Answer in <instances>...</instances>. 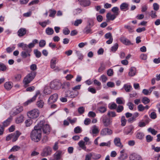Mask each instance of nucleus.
Listing matches in <instances>:
<instances>
[{
    "label": "nucleus",
    "mask_w": 160,
    "mask_h": 160,
    "mask_svg": "<svg viewBox=\"0 0 160 160\" xmlns=\"http://www.w3.org/2000/svg\"><path fill=\"white\" fill-rule=\"evenodd\" d=\"M44 122L41 121L34 127V130L31 132L30 137L32 140L38 142L40 141L41 138V128L43 126Z\"/></svg>",
    "instance_id": "nucleus-1"
},
{
    "label": "nucleus",
    "mask_w": 160,
    "mask_h": 160,
    "mask_svg": "<svg viewBox=\"0 0 160 160\" xmlns=\"http://www.w3.org/2000/svg\"><path fill=\"white\" fill-rule=\"evenodd\" d=\"M36 72L34 71H32L25 77L23 81V83L24 86L27 87L28 86V84L32 81L35 77L36 75Z\"/></svg>",
    "instance_id": "nucleus-2"
},
{
    "label": "nucleus",
    "mask_w": 160,
    "mask_h": 160,
    "mask_svg": "<svg viewBox=\"0 0 160 160\" xmlns=\"http://www.w3.org/2000/svg\"><path fill=\"white\" fill-rule=\"evenodd\" d=\"M39 111L37 109H33L27 113V116L30 118H37L39 116Z\"/></svg>",
    "instance_id": "nucleus-3"
},
{
    "label": "nucleus",
    "mask_w": 160,
    "mask_h": 160,
    "mask_svg": "<svg viewBox=\"0 0 160 160\" xmlns=\"http://www.w3.org/2000/svg\"><path fill=\"white\" fill-rule=\"evenodd\" d=\"M21 133L18 131H17L15 132L11 133L6 138L7 141H9L12 139V142L16 141L20 135Z\"/></svg>",
    "instance_id": "nucleus-4"
},
{
    "label": "nucleus",
    "mask_w": 160,
    "mask_h": 160,
    "mask_svg": "<svg viewBox=\"0 0 160 160\" xmlns=\"http://www.w3.org/2000/svg\"><path fill=\"white\" fill-rule=\"evenodd\" d=\"M61 85L62 84L60 82L55 80L51 82L50 87L51 89L57 90L61 88Z\"/></svg>",
    "instance_id": "nucleus-5"
},
{
    "label": "nucleus",
    "mask_w": 160,
    "mask_h": 160,
    "mask_svg": "<svg viewBox=\"0 0 160 160\" xmlns=\"http://www.w3.org/2000/svg\"><path fill=\"white\" fill-rule=\"evenodd\" d=\"M101 119L102 120V123L105 127H108L112 123V121L110 120V118H108L106 115L102 116Z\"/></svg>",
    "instance_id": "nucleus-6"
},
{
    "label": "nucleus",
    "mask_w": 160,
    "mask_h": 160,
    "mask_svg": "<svg viewBox=\"0 0 160 160\" xmlns=\"http://www.w3.org/2000/svg\"><path fill=\"white\" fill-rule=\"evenodd\" d=\"M52 149L49 146L45 148L42 152L41 153V155L42 157H46L50 155L52 152Z\"/></svg>",
    "instance_id": "nucleus-7"
},
{
    "label": "nucleus",
    "mask_w": 160,
    "mask_h": 160,
    "mask_svg": "<svg viewBox=\"0 0 160 160\" xmlns=\"http://www.w3.org/2000/svg\"><path fill=\"white\" fill-rule=\"evenodd\" d=\"M44 124L43 126H42V128H41V129H42V131L43 133L47 134H49L51 131V128L50 126L48 124H46L44 125Z\"/></svg>",
    "instance_id": "nucleus-8"
},
{
    "label": "nucleus",
    "mask_w": 160,
    "mask_h": 160,
    "mask_svg": "<svg viewBox=\"0 0 160 160\" xmlns=\"http://www.w3.org/2000/svg\"><path fill=\"white\" fill-rule=\"evenodd\" d=\"M130 160H142V157L136 153H133L129 156Z\"/></svg>",
    "instance_id": "nucleus-9"
},
{
    "label": "nucleus",
    "mask_w": 160,
    "mask_h": 160,
    "mask_svg": "<svg viewBox=\"0 0 160 160\" xmlns=\"http://www.w3.org/2000/svg\"><path fill=\"white\" fill-rule=\"evenodd\" d=\"M112 133V131L108 128H104L102 129L100 132V134L102 136L110 135Z\"/></svg>",
    "instance_id": "nucleus-10"
},
{
    "label": "nucleus",
    "mask_w": 160,
    "mask_h": 160,
    "mask_svg": "<svg viewBox=\"0 0 160 160\" xmlns=\"http://www.w3.org/2000/svg\"><path fill=\"white\" fill-rule=\"evenodd\" d=\"M58 98V95L57 93H55L52 95L48 99V103L51 104L54 103L57 100Z\"/></svg>",
    "instance_id": "nucleus-11"
},
{
    "label": "nucleus",
    "mask_w": 160,
    "mask_h": 160,
    "mask_svg": "<svg viewBox=\"0 0 160 160\" xmlns=\"http://www.w3.org/2000/svg\"><path fill=\"white\" fill-rule=\"evenodd\" d=\"M61 151H57L53 155V157L51 158L49 160H58L61 158Z\"/></svg>",
    "instance_id": "nucleus-12"
},
{
    "label": "nucleus",
    "mask_w": 160,
    "mask_h": 160,
    "mask_svg": "<svg viewBox=\"0 0 160 160\" xmlns=\"http://www.w3.org/2000/svg\"><path fill=\"white\" fill-rule=\"evenodd\" d=\"M120 40L121 42L124 44L126 45H129L132 44L131 41L124 36H121Z\"/></svg>",
    "instance_id": "nucleus-13"
},
{
    "label": "nucleus",
    "mask_w": 160,
    "mask_h": 160,
    "mask_svg": "<svg viewBox=\"0 0 160 160\" xmlns=\"http://www.w3.org/2000/svg\"><path fill=\"white\" fill-rule=\"evenodd\" d=\"M19 47L22 48V49L24 51H31V49L29 48L28 45L23 43H21L18 44Z\"/></svg>",
    "instance_id": "nucleus-14"
},
{
    "label": "nucleus",
    "mask_w": 160,
    "mask_h": 160,
    "mask_svg": "<svg viewBox=\"0 0 160 160\" xmlns=\"http://www.w3.org/2000/svg\"><path fill=\"white\" fill-rule=\"evenodd\" d=\"M40 94V92L39 91H37L36 92V94L32 98L28 100L24 103L25 105H27L30 103L35 101L36 100L38 95L39 94Z\"/></svg>",
    "instance_id": "nucleus-15"
},
{
    "label": "nucleus",
    "mask_w": 160,
    "mask_h": 160,
    "mask_svg": "<svg viewBox=\"0 0 160 160\" xmlns=\"http://www.w3.org/2000/svg\"><path fill=\"white\" fill-rule=\"evenodd\" d=\"M114 142L115 145L117 147L120 148H122L123 147L120 138L118 137L115 138L114 140Z\"/></svg>",
    "instance_id": "nucleus-16"
},
{
    "label": "nucleus",
    "mask_w": 160,
    "mask_h": 160,
    "mask_svg": "<svg viewBox=\"0 0 160 160\" xmlns=\"http://www.w3.org/2000/svg\"><path fill=\"white\" fill-rule=\"evenodd\" d=\"M26 31L27 30L26 28H21L17 32L18 35L20 37H22L26 34Z\"/></svg>",
    "instance_id": "nucleus-17"
},
{
    "label": "nucleus",
    "mask_w": 160,
    "mask_h": 160,
    "mask_svg": "<svg viewBox=\"0 0 160 160\" xmlns=\"http://www.w3.org/2000/svg\"><path fill=\"white\" fill-rule=\"evenodd\" d=\"M136 72V70L135 68L132 67L130 68L128 72V75L131 77H133L135 75Z\"/></svg>",
    "instance_id": "nucleus-18"
},
{
    "label": "nucleus",
    "mask_w": 160,
    "mask_h": 160,
    "mask_svg": "<svg viewBox=\"0 0 160 160\" xmlns=\"http://www.w3.org/2000/svg\"><path fill=\"white\" fill-rule=\"evenodd\" d=\"M128 4L126 3H122L120 6V9L122 11H125L128 9Z\"/></svg>",
    "instance_id": "nucleus-19"
},
{
    "label": "nucleus",
    "mask_w": 160,
    "mask_h": 160,
    "mask_svg": "<svg viewBox=\"0 0 160 160\" xmlns=\"http://www.w3.org/2000/svg\"><path fill=\"white\" fill-rule=\"evenodd\" d=\"M91 131L90 132V133L91 134H96L98 133L99 132V128L96 125H94L92 128Z\"/></svg>",
    "instance_id": "nucleus-20"
},
{
    "label": "nucleus",
    "mask_w": 160,
    "mask_h": 160,
    "mask_svg": "<svg viewBox=\"0 0 160 160\" xmlns=\"http://www.w3.org/2000/svg\"><path fill=\"white\" fill-rule=\"evenodd\" d=\"M92 156V158L95 160H97L100 158L101 157L100 154H98L93 152L90 153Z\"/></svg>",
    "instance_id": "nucleus-21"
},
{
    "label": "nucleus",
    "mask_w": 160,
    "mask_h": 160,
    "mask_svg": "<svg viewBox=\"0 0 160 160\" xmlns=\"http://www.w3.org/2000/svg\"><path fill=\"white\" fill-rule=\"evenodd\" d=\"M117 16L115 14H111L110 13H108L106 15L107 19L109 20H113Z\"/></svg>",
    "instance_id": "nucleus-22"
},
{
    "label": "nucleus",
    "mask_w": 160,
    "mask_h": 160,
    "mask_svg": "<svg viewBox=\"0 0 160 160\" xmlns=\"http://www.w3.org/2000/svg\"><path fill=\"white\" fill-rule=\"evenodd\" d=\"M23 110V107H18L16 108L13 110V114L16 115L22 111Z\"/></svg>",
    "instance_id": "nucleus-23"
},
{
    "label": "nucleus",
    "mask_w": 160,
    "mask_h": 160,
    "mask_svg": "<svg viewBox=\"0 0 160 160\" xmlns=\"http://www.w3.org/2000/svg\"><path fill=\"white\" fill-rule=\"evenodd\" d=\"M4 86L6 89L9 90L12 87V83L11 82H7L4 84Z\"/></svg>",
    "instance_id": "nucleus-24"
},
{
    "label": "nucleus",
    "mask_w": 160,
    "mask_h": 160,
    "mask_svg": "<svg viewBox=\"0 0 160 160\" xmlns=\"http://www.w3.org/2000/svg\"><path fill=\"white\" fill-rule=\"evenodd\" d=\"M70 84L68 82H65L62 84V89H68L70 87Z\"/></svg>",
    "instance_id": "nucleus-25"
},
{
    "label": "nucleus",
    "mask_w": 160,
    "mask_h": 160,
    "mask_svg": "<svg viewBox=\"0 0 160 160\" xmlns=\"http://www.w3.org/2000/svg\"><path fill=\"white\" fill-rule=\"evenodd\" d=\"M78 144L80 148H82V149L86 150V146L85 142L82 140L80 141L78 143Z\"/></svg>",
    "instance_id": "nucleus-26"
},
{
    "label": "nucleus",
    "mask_w": 160,
    "mask_h": 160,
    "mask_svg": "<svg viewBox=\"0 0 160 160\" xmlns=\"http://www.w3.org/2000/svg\"><path fill=\"white\" fill-rule=\"evenodd\" d=\"M44 104V102L42 100H39L37 102L36 105L39 108H42Z\"/></svg>",
    "instance_id": "nucleus-27"
},
{
    "label": "nucleus",
    "mask_w": 160,
    "mask_h": 160,
    "mask_svg": "<svg viewBox=\"0 0 160 160\" xmlns=\"http://www.w3.org/2000/svg\"><path fill=\"white\" fill-rule=\"evenodd\" d=\"M45 32L48 35H50L53 33L54 31L52 28L48 27L46 29Z\"/></svg>",
    "instance_id": "nucleus-28"
},
{
    "label": "nucleus",
    "mask_w": 160,
    "mask_h": 160,
    "mask_svg": "<svg viewBox=\"0 0 160 160\" xmlns=\"http://www.w3.org/2000/svg\"><path fill=\"white\" fill-rule=\"evenodd\" d=\"M92 27L87 25L84 28V31L85 33L86 34L92 33V32L91 28Z\"/></svg>",
    "instance_id": "nucleus-29"
},
{
    "label": "nucleus",
    "mask_w": 160,
    "mask_h": 160,
    "mask_svg": "<svg viewBox=\"0 0 160 160\" xmlns=\"http://www.w3.org/2000/svg\"><path fill=\"white\" fill-rule=\"evenodd\" d=\"M31 51H22L21 52V56L23 58H26L28 56H30V52Z\"/></svg>",
    "instance_id": "nucleus-30"
},
{
    "label": "nucleus",
    "mask_w": 160,
    "mask_h": 160,
    "mask_svg": "<svg viewBox=\"0 0 160 160\" xmlns=\"http://www.w3.org/2000/svg\"><path fill=\"white\" fill-rule=\"evenodd\" d=\"M98 110L101 113H104L107 111V108L104 106L98 107L97 108Z\"/></svg>",
    "instance_id": "nucleus-31"
},
{
    "label": "nucleus",
    "mask_w": 160,
    "mask_h": 160,
    "mask_svg": "<svg viewBox=\"0 0 160 160\" xmlns=\"http://www.w3.org/2000/svg\"><path fill=\"white\" fill-rule=\"evenodd\" d=\"M123 88L125 91L127 92H129L131 91V89L132 88L131 85L128 84H125L123 86Z\"/></svg>",
    "instance_id": "nucleus-32"
},
{
    "label": "nucleus",
    "mask_w": 160,
    "mask_h": 160,
    "mask_svg": "<svg viewBox=\"0 0 160 160\" xmlns=\"http://www.w3.org/2000/svg\"><path fill=\"white\" fill-rule=\"evenodd\" d=\"M144 136V133L141 132H137L136 137V138L139 139H142Z\"/></svg>",
    "instance_id": "nucleus-33"
},
{
    "label": "nucleus",
    "mask_w": 160,
    "mask_h": 160,
    "mask_svg": "<svg viewBox=\"0 0 160 160\" xmlns=\"http://www.w3.org/2000/svg\"><path fill=\"white\" fill-rule=\"evenodd\" d=\"M94 25V22L92 18H88V19L87 25L88 26L92 27Z\"/></svg>",
    "instance_id": "nucleus-34"
},
{
    "label": "nucleus",
    "mask_w": 160,
    "mask_h": 160,
    "mask_svg": "<svg viewBox=\"0 0 160 160\" xmlns=\"http://www.w3.org/2000/svg\"><path fill=\"white\" fill-rule=\"evenodd\" d=\"M107 115L109 118H113L116 116V114L114 112L109 111L108 112Z\"/></svg>",
    "instance_id": "nucleus-35"
},
{
    "label": "nucleus",
    "mask_w": 160,
    "mask_h": 160,
    "mask_svg": "<svg viewBox=\"0 0 160 160\" xmlns=\"http://www.w3.org/2000/svg\"><path fill=\"white\" fill-rule=\"evenodd\" d=\"M56 59L55 58H53L51 60L50 62V66L51 68H52L53 69L55 68L56 67Z\"/></svg>",
    "instance_id": "nucleus-36"
},
{
    "label": "nucleus",
    "mask_w": 160,
    "mask_h": 160,
    "mask_svg": "<svg viewBox=\"0 0 160 160\" xmlns=\"http://www.w3.org/2000/svg\"><path fill=\"white\" fill-rule=\"evenodd\" d=\"M23 116L22 115H20L19 117H17L16 118V122L17 123H19L23 121Z\"/></svg>",
    "instance_id": "nucleus-37"
},
{
    "label": "nucleus",
    "mask_w": 160,
    "mask_h": 160,
    "mask_svg": "<svg viewBox=\"0 0 160 160\" xmlns=\"http://www.w3.org/2000/svg\"><path fill=\"white\" fill-rule=\"evenodd\" d=\"M44 92L46 94H49L51 93V89L48 86H45L44 90Z\"/></svg>",
    "instance_id": "nucleus-38"
},
{
    "label": "nucleus",
    "mask_w": 160,
    "mask_h": 160,
    "mask_svg": "<svg viewBox=\"0 0 160 160\" xmlns=\"http://www.w3.org/2000/svg\"><path fill=\"white\" fill-rule=\"evenodd\" d=\"M111 11L114 13V14L118 16L119 14V8L117 7H114L112 9Z\"/></svg>",
    "instance_id": "nucleus-39"
},
{
    "label": "nucleus",
    "mask_w": 160,
    "mask_h": 160,
    "mask_svg": "<svg viewBox=\"0 0 160 160\" xmlns=\"http://www.w3.org/2000/svg\"><path fill=\"white\" fill-rule=\"evenodd\" d=\"M128 158V155L127 153L120 154L119 156L118 157V159L121 160H124Z\"/></svg>",
    "instance_id": "nucleus-40"
},
{
    "label": "nucleus",
    "mask_w": 160,
    "mask_h": 160,
    "mask_svg": "<svg viewBox=\"0 0 160 160\" xmlns=\"http://www.w3.org/2000/svg\"><path fill=\"white\" fill-rule=\"evenodd\" d=\"M133 129V127L132 126H129L127 130L125 132V134L127 135L130 133L132 130Z\"/></svg>",
    "instance_id": "nucleus-41"
},
{
    "label": "nucleus",
    "mask_w": 160,
    "mask_h": 160,
    "mask_svg": "<svg viewBox=\"0 0 160 160\" xmlns=\"http://www.w3.org/2000/svg\"><path fill=\"white\" fill-rule=\"evenodd\" d=\"M116 102L118 104H122L124 103V101L123 99L122 98H118L116 99Z\"/></svg>",
    "instance_id": "nucleus-42"
},
{
    "label": "nucleus",
    "mask_w": 160,
    "mask_h": 160,
    "mask_svg": "<svg viewBox=\"0 0 160 160\" xmlns=\"http://www.w3.org/2000/svg\"><path fill=\"white\" fill-rule=\"evenodd\" d=\"M99 80L102 82H105L108 80V78L106 75H102L100 77Z\"/></svg>",
    "instance_id": "nucleus-43"
},
{
    "label": "nucleus",
    "mask_w": 160,
    "mask_h": 160,
    "mask_svg": "<svg viewBox=\"0 0 160 160\" xmlns=\"http://www.w3.org/2000/svg\"><path fill=\"white\" fill-rule=\"evenodd\" d=\"M75 53L77 56L78 57V58L80 60H82L83 58V56L82 54L79 51L76 50Z\"/></svg>",
    "instance_id": "nucleus-44"
},
{
    "label": "nucleus",
    "mask_w": 160,
    "mask_h": 160,
    "mask_svg": "<svg viewBox=\"0 0 160 160\" xmlns=\"http://www.w3.org/2000/svg\"><path fill=\"white\" fill-rule=\"evenodd\" d=\"M142 102L144 104H146L150 102V100L148 98L144 97L142 98Z\"/></svg>",
    "instance_id": "nucleus-45"
},
{
    "label": "nucleus",
    "mask_w": 160,
    "mask_h": 160,
    "mask_svg": "<svg viewBox=\"0 0 160 160\" xmlns=\"http://www.w3.org/2000/svg\"><path fill=\"white\" fill-rule=\"evenodd\" d=\"M118 45L117 43H115L114 45L112 47L111 51L112 52H115L117 51L118 48Z\"/></svg>",
    "instance_id": "nucleus-46"
},
{
    "label": "nucleus",
    "mask_w": 160,
    "mask_h": 160,
    "mask_svg": "<svg viewBox=\"0 0 160 160\" xmlns=\"http://www.w3.org/2000/svg\"><path fill=\"white\" fill-rule=\"evenodd\" d=\"M127 122L126 120L125 119L124 116H122L121 118V125L122 126H124L126 124Z\"/></svg>",
    "instance_id": "nucleus-47"
},
{
    "label": "nucleus",
    "mask_w": 160,
    "mask_h": 160,
    "mask_svg": "<svg viewBox=\"0 0 160 160\" xmlns=\"http://www.w3.org/2000/svg\"><path fill=\"white\" fill-rule=\"evenodd\" d=\"M20 148V147L15 145L13 146L11 149L10 151L11 152H16L19 150Z\"/></svg>",
    "instance_id": "nucleus-48"
},
{
    "label": "nucleus",
    "mask_w": 160,
    "mask_h": 160,
    "mask_svg": "<svg viewBox=\"0 0 160 160\" xmlns=\"http://www.w3.org/2000/svg\"><path fill=\"white\" fill-rule=\"evenodd\" d=\"M25 123L27 127H29L32 124V120L30 118L25 121Z\"/></svg>",
    "instance_id": "nucleus-49"
},
{
    "label": "nucleus",
    "mask_w": 160,
    "mask_h": 160,
    "mask_svg": "<svg viewBox=\"0 0 160 160\" xmlns=\"http://www.w3.org/2000/svg\"><path fill=\"white\" fill-rule=\"evenodd\" d=\"M15 47L14 46L11 47H8L7 48L6 50L7 52L8 53H10L12 52L15 49Z\"/></svg>",
    "instance_id": "nucleus-50"
},
{
    "label": "nucleus",
    "mask_w": 160,
    "mask_h": 160,
    "mask_svg": "<svg viewBox=\"0 0 160 160\" xmlns=\"http://www.w3.org/2000/svg\"><path fill=\"white\" fill-rule=\"evenodd\" d=\"M149 132H150L152 134L155 135L157 134L158 132L156 131L154 129L152 128H149L148 130Z\"/></svg>",
    "instance_id": "nucleus-51"
},
{
    "label": "nucleus",
    "mask_w": 160,
    "mask_h": 160,
    "mask_svg": "<svg viewBox=\"0 0 160 160\" xmlns=\"http://www.w3.org/2000/svg\"><path fill=\"white\" fill-rule=\"evenodd\" d=\"M82 22L81 19H77L75 21L74 25L76 26H78L79 24H81Z\"/></svg>",
    "instance_id": "nucleus-52"
},
{
    "label": "nucleus",
    "mask_w": 160,
    "mask_h": 160,
    "mask_svg": "<svg viewBox=\"0 0 160 160\" xmlns=\"http://www.w3.org/2000/svg\"><path fill=\"white\" fill-rule=\"evenodd\" d=\"M11 121L10 118H8L7 119L6 121H4L3 122V125L4 127H7L8 125L10 123Z\"/></svg>",
    "instance_id": "nucleus-53"
},
{
    "label": "nucleus",
    "mask_w": 160,
    "mask_h": 160,
    "mask_svg": "<svg viewBox=\"0 0 160 160\" xmlns=\"http://www.w3.org/2000/svg\"><path fill=\"white\" fill-rule=\"evenodd\" d=\"M82 10L80 8H78L75 9L73 11V13L74 15H77L81 12Z\"/></svg>",
    "instance_id": "nucleus-54"
},
{
    "label": "nucleus",
    "mask_w": 160,
    "mask_h": 160,
    "mask_svg": "<svg viewBox=\"0 0 160 160\" xmlns=\"http://www.w3.org/2000/svg\"><path fill=\"white\" fill-rule=\"evenodd\" d=\"M74 132L75 133H79L81 132L82 130L80 127L78 126L74 128Z\"/></svg>",
    "instance_id": "nucleus-55"
},
{
    "label": "nucleus",
    "mask_w": 160,
    "mask_h": 160,
    "mask_svg": "<svg viewBox=\"0 0 160 160\" xmlns=\"http://www.w3.org/2000/svg\"><path fill=\"white\" fill-rule=\"evenodd\" d=\"M67 120L69 121L71 124H72L76 122L77 119L76 118H74L72 119H71V118L69 117L67 118Z\"/></svg>",
    "instance_id": "nucleus-56"
},
{
    "label": "nucleus",
    "mask_w": 160,
    "mask_h": 160,
    "mask_svg": "<svg viewBox=\"0 0 160 160\" xmlns=\"http://www.w3.org/2000/svg\"><path fill=\"white\" fill-rule=\"evenodd\" d=\"M49 12L50 13L49 16L50 17H53L56 12V11L52 9L49 10Z\"/></svg>",
    "instance_id": "nucleus-57"
},
{
    "label": "nucleus",
    "mask_w": 160,
    "mask_h": 160,
    "mask_svg": "<svg viewBox=\"0 0 160 160\" xmlns=\"http://www.w3.org/2000/svg\"><path fill=\"white\" fill-rule=\"evenodd\" d=\"M6 69V67L5 65L1 62H0V70L2 71H5Z\"/></svg>",
    "instance_id": "nucleus-58"
},
{
    "label": "nucleus",
    "mask_w": 160,
    "mask_h": 160,
    "mask_svg": "<svg viewBox=\"0 0 160 160\" xmlns=\"http://www.w3.org/2000/svg\"><path fill=\"white\" fill-rule=\"evenodd\" d=\"M46 41L44 40H42L40 41L39 43V46L40 47H43L46 45Z\"/></svg>",
    "instance_id": "nucleus-59"
},
{
    "label": "nucleus",
    "mask_w": 160,
    "mask_h": 160,
    "mask_svg": "<svg viewBox=\"0 0 160 160\" xmlns=\"http://www.w3.org/2000/svg\"><path fill=\"white\" fill-rule=\"evenodd\" d=\"M107 73L108 76H112L113 74V70L111 69H109L107 70Z\"/></svg>",
    "instance_id": "nucleus-60"
},
{
    "label": "nucleus",
    "mask_w": 160,
    "mask_h": 160,
    "mask_svg": "<svg viewBox=\"0 0 160 160\" xmlns=\"http://www.w3.org/2000/svg\"><path fill=\"white\" fill-rule=\"evenodd\" d=\"M156 12L155 11H152L150 13V15L152 18H155L157 17L156 14Z\"/></svg>",
    "instance_id": "nucleus-61"
},
{
    "label": "nucleus",
    "mask_w": 160,
    "mask_h": 160,
    "mask_svg": "<svg viewBox=\"0 0 160 160\" xmlns=\"http://www.w3.org/2000/svg\"><path fill=\"white\" fill-rule=\"evenodd\" d=\"M123 110V107L122 106L119 105L117 108L116 111L118 112H121Z\"/></svg>",
    "instance_id": "nucleus-62"
},
{
    "label": "nucleus",
    "mask_w": 160,
    "mask_h": 160,
    "mask_svg": "<svg viewBox=\"0 0 160 160\" xmlns=\"http://www.w3.org/2000/svg\"><path fill=\"white\" fill-rule=\"evenodd\" d=\"M34 53L36 57L38 58H40L41 55V52L37 50H34Z\"/></svg>",
    "instance_id": "nucleus-63"
},
{
    "label": "nucleus",
    "mask_w": 160,
    "mask_h": 160,
    "mask_svg": "<svg viewBox=\"0 0 160 160\" xmlns=\"http://www.w3.org/2000/svg\"><path fill=\"white\" fill-rule=\"evenodd\" d=\"M21 77L22 76L21 74H17L16 75H15L14 77L15 78V81H19L20 80Z\"/></svg>",
    "instance_id": "nucleus-64"
}]
</instances>
